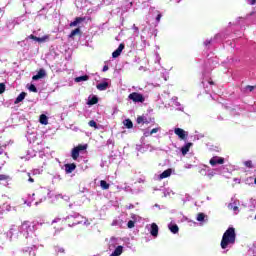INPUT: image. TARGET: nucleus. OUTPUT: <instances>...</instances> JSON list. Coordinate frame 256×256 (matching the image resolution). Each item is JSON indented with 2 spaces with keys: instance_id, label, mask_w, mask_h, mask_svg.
<instances>
[{
  "instance_id": "nucleus-56",
  "label": "nucleus",
  "mask_w": 256,
  "mask_h": 256,
  "mask_svg": "<svg viewBox=\"0 0 256 256\" xmlns=\"http://www.w3.org/2000/svg\"><path fill=\"white\" fill-rule=\"evenodd\" d=\"M204 45L205 47H208L209 45H211V40L204 41Z\"/></svg>"
},
{
  "instance_id": "nucleus-11",
  "label": "nucleus",
  "mask_w": 256,
  "mask_h": 256,
  "mask_svg": "<svg viewBox=\"0 0 256 256\" xmlns=\"http://www.w3.org/2000/svg\"><path fill=\"white\" fill-rule=\"evenodd\" d=\"M239 201H234L233 203H230L228 205V209H230L231 211H234L235 215H237V213H239Z\"/></svg>"
},
{
  "instance_id": "nucleus-4",
  "label": "nucleus",
  "mask_w": 256,
  "mask_h": 256,
  "mask_svg": "<svg viewBox=\"0 0 256 256\" xmlns=\"http://www.w3.org/2000/svg\"><path fill=\"white\" fill-rule=\"evenodd\" d=\"M83 217L79 213H74L65 218V221H68L69 227H75V225H81Z\"/></svg>"
},
{
  "instance_id": "nucleus-43",
  "label": "nucleus",
  "mask_w": 256,
  "mask_h": 256,
  "mask_svg": "<svg viewBox=\"0 0 256 256\" xmlns=\"http://www.w3.org/2000/svg\"><path fill=\"white\" fill-rule=\"evenodd\" d=\"M250 253H252L253 256H256V244L250 249Z\"/></svg>"
},
{
  "instance_id": "nucleus-34",
  "label": "nucleus",
  "mask_w": 256,
  "mask_h": 256,
  "mask_svg": "<svg viewBox=\"0 0 256 256\" xmlns=\"http://www.w3.org/2000/svg\"><path fill=\"white\" fill-rule=\"evenodd\" d=\"M244 89L245 93H251L255 89V86H246Z\"/></svg>"
},
{
  "instance_id": "nucleus-31",
  "label": "nucleus",
  "mask_w": 256,
  "mask_h": 256,
  "mask_svg": "<svg viewBox=\"0 0 256 256\" xmlns=\"http://www.w3.org/2000/svg\"><path fill=\"white\" fill-rule=\"evenodd\" d=\"M89 127H94V129H99V127L97 126V122H95V120H91L88 123Z\"/></svg>"
},
{
  "instance_id": "nucleus-39",
  "label": "nucleus",
  "mask_w": 256,
  "mask_h": 256,
  "mask_svg": "<svg viewBox=\"0 0 256 256\" xmlns=\"http://www.w3.org/2000/svg\"><path fill=\"white\" fill-rule=\"evenodd\" d=\"M29 91H32V93H37V87H35V85L31 84L29 87Z\"/></svg>"
},
{
  "instance_id": "nucleus-61",
  "label": "nucleus",
  "mask_w": 256,
  "mask_h": 256,
  "mask_svg": "<svg viewBox=\"0 0 256 256\" xmlns=\"http://www.w3.org/2000/svg\"><path fill=\"white\" fill-rule=\"evenodd\" d=\"M37 174H39V170H34L33 175H37Z\"/></svg>"
},
{
  "instance_id": "nucleus-12",
  "label": "nucleus",
  "mask_w": 256,
  "mask_h": 256,
  "mask_svg": "<svg viewBox=\"0 0 256 256\" xmlns=\"http://www.w3.org/2000/svg\"><path fill=\"white\" fill-rule=\"evenodd\" d=\"M174 133L175 135H178L180 139H185V137H187V132L181 128H175Z\"/></svg>"
},
{
  "instance_id": "nucleus-25",
  "label": "nucleus",
  "mask_w": 256,
  "mask_h": 256,
  "mask_svg": "<svg viewBox=\"0 0 256 256\" xmlns=\"http://www.w3.org/2000/svg\"><path fill=\"white\" fill-rule=\"evenodd\" d=\"M83 81H89V76L84 75V76H80V77L75 78V83H81Z\"/></svg>"
},
{
  "instance_id": "nucleus-16",
  "label": "nucleus",
  "mask_w": 256,
  "mask_h": 256,
  "mask_svg": "<svg viewBox=\"0 0 256 256\" xmlns=\"http://www.w3.org/2000/svg\"><path fill=\"white\" fill-rule=\"evenodd\" d=\"M193 146V143L189 142L187 143L186 145H184L182 148H181V153L182 155H185L186 153H189V149H191V147Z\"/></svg>"
},
{
  "instance_id": "nucleus-19",
  "label": "nucleus",
  "mask_w": 256,
  "mask_h": 256,
  "mask_svg": "<svg viewBox=\"0 0 256 256\" xmlns=\"http://www.w3.org/2000/svg\"><path fill=\"white\" fill-rule=\"evenodd\" d=\"M25 97H27V93H25V92L20 93L17 96L16 100L14 101L15 105H17L18 103H21V101H23L25 99Z\"/></svg>"
},
{
  "instance_id": "nucleus-22",
  "label": "nucleus",
  "mask_w": 256,
  "mask_h": 256,
  "mask_svg": "<svg viewBox=\"0 0 256 256\" xmlns=\"http://www.w3.org/2000/svg\"><path fill=\"white\" fill-rule=\"evenodd\" d=\"M79 149L78 148H73L72 149V153H71V157L72 159H74V161H77V159H79Z\"/></svg>"
},
{
  "instance_id": "nucleus-64",
  "label": "nucleus",
  "mask_w": 256,
  "mask_h": 256,
  "mask_svg": "<svg viewBox=\"0 0 256 256\" xmlns=\"http://www.w3.org/2000/svg\"><path fill=\"white\" fill-rule=\"evenodd\" d=\"M141 41H143L145 43V37L141 36Z\"/></svg>"
},
{
  "instance_id": "nucleus-8",
  "label": "nucleus",
  "mask_w": 256,
  "mask_h": 256,
  "mask_svg": "<svg viewBox=\"0 0 256 256\" xmlns=\"http://www.w3.org/2000/svg\"><path fill=\"white\" fill-rule=\"evenodd\" d=\"M47 75L45 69H40L36 75L32 77L33 81H39V79H43Z\"/></svg>"
},
{
  "instance_id": "nucleus-47",
  "label": "nucleus",
  "mask_w": 256,
  "mask_h": 256,
  "mask_svg": "<svg viewBox=\"0 0 256 256\" xmlns=\"http://www.w3.org/2000/svg\"><path fill=\"white\" fill-rule=\"evenodd\" d=\"M59 197H61V199H64V201H69V196H67V195H59Z\"/></svg>"
},
{
  "instance_id": "nucleus-30",
  "label": "nucleus",
  "mask_w": 256,
  "mask_h": 256,
  "mask_svg": "<svg viewBox=\"0 0 256 256\" xmlns=\"http://www.w3.org/2000/svg\"><path fill=\"white\" fill-rule=\"evenodd\" d=\"M38 43H45V41H49V36L48 35H45L43 37H37V40H36Z\"/></svg>"
},
{
  "instance_id": "nucleus-48",
  "label": "nucleus",
  "mask_w": 256,
  "mask_h": 256,
  "mask_svg": "<svg viewBox=\"0 0 256 256\" xmlns=\"http://www.w3.org/2000/svg\"><path fill=\"white\" fill-rule=\"evenodd\" d=\"M204 87H207V85H213V81H207V82H202Z\"/></svg>"
},
{
  "instance_id": "nucleus-37",
  "label": "nucleus",
  "mask_w": 256,
  "mask_h": 256,
  "mask_svg": "<svg viewBox=\"0 0 256 256\" xmlns=\"http://www.w3.org/2000/svg\"><path fill=\"white\" fill-rule=\"evenodd\" d=\"M145 121H146V118L143 117V116H139V117L137 118V123H138V124L145 123Z\"/></svg>"
},
{
  "instance_id": "nucleus-5",
  "label": "nucleus",
  "mask_w": 256,
  "mask_h": 256,
  "mask_svg": "<svg viewBox=\"0 0 256 256\" xmlns=\"http://www.w3.org/2000/svg\"><path fill=\"white\" fill-rule=\"evenodd\" d=\"M128 99L133 101V103H145V96L138 92H132L128 95Z\"/></svg>"
},
{
  "instance_id": "nucleus-15",
  "label": "nucleus",
  "mask_w": 256,
  "mask_h": 256,
  "mask_svg": "<svg viewBox=\"0 0 256 256\" xmlns=\"http://www.w3.org/2000/svg\"><path fill=\"white\" fill-rule=\"evenodd\" d=\"M207 171H209V166H207V165L199 166V173H200V175H203L204 177H206Z\"/></svg>"
},
{
  "instance_id": "nucleus-6",
  "label": "nucleus",
  "mask_w": 256,
  "mask_h": 256,
  "mask_svg": "<svg viewBox=\"0 0 256 256\" xmlns=\"http://www.w3.org/2000/svg\"><path fill=\"white\" fill-rule=\"evenodd\" d=\"M225 163V158H221L219 156H214L210 159V165L215 167V165H223Z\"/></svg>"
},
{
  "instance_id": "nucleus-13",
  "label": "nucleus",
  "mask_w": 256,
  "mask_h": 256,
  "mask_svg": "<svg viewBox=\"0 0 256 256\" xmlns=\"http://www.w3.org/2000/svg\"><path fill=\"white\" fill-rule=\"evenodd\" d=\"M217 173H219V169H211L208 168V171L206 173V177L213 179V177H215V175H217Z\"/></svg>"
},
{
  "instance_id": "nucleus-52",
  "label": "nucleus",
  "mask_w": 256,
  "mask_h": 256,
  "mask_svg": "<svg viewBox=\"0 0 256 256\" xmlns=\"http://www.w3.org/2000/svg\"><path fill=\"white\" fill-rule=\"evenodd\" d=\"M28 39H33V41H37V36L31 34L30 36H28Z\"/></svg>"
},
{
  "instance_id": "nucleus-41",
  "label": "nucleus",
  "mask_w": 256,
  "mask_h": 256,
  "mask_svg": "<svg viewBox=\"0 0 256 256\" xmlns=\"http://www.w3.org/2000/svg\"><path fill=\"white\" fill-rule=\"evenodd\" d=\"M7 179H9V176L5 174H0V181H7Z\"/></svg>"
},
{
  "instance_id": "nucleus-55",
  "label": "nucleus",
  "mask_w": 256,
  "mask_h": 256,
  "mask_svg": "<svg viewBox=\"0 0 256 256\" xmlns=\"http://www.w3.org/2000/svg\"><path fill=\"white\" fill-rule=\"evenodd\" d=\"M161 17H162L161 13H158V15L156 17L157 23H159V21H161Z\"/></svg>"
},
{
  "instance_id": "nucleus-32",
  "label": "nucleus",
  "mask_w": 256,
  "mask_h": 256,
  "mask_svg": "<svg viewBox=\"0 0 256 256\" xmlns=\"http://www.w3.org/2000/svg\"><path fill=\"white\" fill-rule=\"evenodd\" d=\"M75 148L78 149V152L85 151V149H87V144H84V145L80 144Z\"/></svg>"
},
{
  "instance_id": "nucleus-60",
  "label": "nucleus",
  "mask_w": 256,
  "mask_h": 256,
  "mask_svg": "<svg viewBox=\"0 0 256 256\" xmlns=\"http://www.w3.org/2000/svg\"><path fill=\"white\" fill-rule=\"evenodd\" d=\"M25 204L28 205V207H31V201H25Z\"/></svg>"
},
{
  "instance_id": "nucleus-35",
  "label": "nucleus",
  "mask_w": 256,
  "mask_h": 256,
  "mask_svg": "<svg viewBox=\"0 0 256 256\" xmlns=\"http://www.w3.org/2000/svg\"><path fill=\"white\" fill-rule=\"evenodd\" d=\"M245 167H248L249 169L253 168V162L251 160L244 162Z\"/></svg>"
},
{
  "instance_id": "nucleus-14",
  "label": "nucleus",
  "mask_w": 256,
  "mask_h": 256,
  "mask_svg": "<svg viewBox=\"0 0 256 256\" xmlns=\"http://www.w3.org/2000/svg\"><path fill=\"white\" fill-rule=\"evenodd\" d=\"M109 87V83L108 82H101L98 83L96 88L98 89V91H106V89Z\"/></svg>"
},
{
  "instance_id": "nucleus-40",
  "label": "nucleus",
  "mask_w": 256,
  "mask_h": 256,
  "mask_svg": "<svg viewBox=\"0 0 256 256\" xmlns=\"http://www.w3.org/2000/svg\"><path fill=\"white\" fill-rule=\"evenodd\" d=\"M172 101L174 102V105H175L176 107H181V103H179V102L177 101V97H173V98H172Z\"/></svg>"
},
{
  "instance_id": "nucleus-58",
  "label": "nucleus",
  "mask_w": 256,
  "mask_h": 256,
  "mask_svg": "<svg viewBox=\"0 0 256 256\" xmlns=\"http://www.w3.org/2000/svg\"><path fill=\"white\" fill-rule=\"evenodd\" d=\"M102 71L105 73V71H109V66L105 65L102 69Z\"/></svg>"
},
{
  "instance_id": "nucleus-36",
  "label": "nucleus",
  "mask_w": 256,
  "mask_h": 256,
  "mask_svg": "<svg viewBox=\"0 0 256 256\" xmlns=\"http://www.w3.org/2000/svg\"><path fill=\"white\" fill-rule=\"evenodd\" d=\"M127 227L128 229H133V227H135V222L133 220L128 221Z\"/></svg>"
},
{
  "instance_id": "nucleus-17",
  "label": "nucleus",
  "mask_w": 256,
  "mask_h": 256,
  "mask_svg": "<svg viewBox=\"0 0 256 256\" xmlns=\"http://www.w3.org/2000/svg\"><path fill=\"white\" fill-rule=\"evenodd\" d=\"M168 228L171 231V233H174V234L179 233V226H177V224L170 223L168 225Z\"/></svg>"
},
{
  "instance_id": "nucleus-46",
  "label": "nucleus",
  "mask_w": 256,
  "mask_h": 256,
  "mask_svg": "<svg viewBox=\"0 0 256 256\" xmlns=\"http://www.w3.org/2000/svg\"><path fill=\"white\" fill-rule=\"evenodd\" d=\"M151 131H149V130H146L145 132H144V137H151Z\"/></svg>"
},
{
  "instance_id": "nucleus-7",
  "label": "nucleus",
  "mask_w": 256,
  "mask_h": 256,
  "mask_svg": "<svg viewBox=\"0 0 256 256\" xmlns=\"http://www.w3.org/2000/svg\"><path fill=\"white\" fill-rule=\"evenodd\" d=\"M150 234L152 237H157L159 235V226L156 223H152L149 228Z\"/></svg>"
},
{
  "instance_id": "nucleus-57",
  "label": "nucleus",
  "mask_w": 256,
  "mask_h": 256,
  "mask_svg": "<svg viewBox=\"0 0 256 256\" xmlns=\"http://www.w3.org/2000/svg\"><path fill=\"white\" fill-rule=\"evenodd\" d=\"M247 3H249V5H255L256 0H247Z\"/></svg>"
},
{
  "instance_id": "nucleus-18",
  "label": "nucleus",
  "mask_w": 256,
  "mask_h": 256,
  "mask_svg": "<svg viewBox=\"0 0 256 256\" xmlns=\"http://www.w3.org/2000/svg\"><path fill=\"white\" fill-rule=\"evenodd\" d=\"M97 103H99V99L97 98V96H90L88 98L87 105H97Z\"/></svg>"
},
{
  "instance_id": "nucleus-24",
  "label": "nucleus",
  "mask_w": 256,
  "mask_h": 256,
  "mask_svg": "<svg viewBox=\"0 0 256 256\" xmlns=\"http://www.w3.org/2000/svg\"><path fill=\"white\" fill-rule=\"evenodd\" d=\"M40 123L41 125H47L49 123V118H47V115L45 114L40 115Z\"/></svg>"
},
{
  "instance_id": "nucleus-20",
  "label": "nucleus",
  "mask_w": 256,
  "mask_h": 256,
  "mask_svg": "<svg viewBox=\"0 0 256 256\" xmlns=\"http://www.w3.org/2000/svg\"><path fill=\"white\" fill-rule=\"evenodd\" d=\"M83 21H85V18L77 17L75 21L70 23V27H77L79 23H83Z\"/></svg>"
},
{
  "instance_id": "nucleus-38",
  "label": "nucleus",
  "mask_w": 256,
  "mask_h": 256,
  "mask_svg": "<svg viewBox=\"0 0 256 256\" xmlns=\"http://www.w3.org/2000/svg\"><path fill=\"white\" fill-rule=\"evenodd\" d=\"M159 131H161V127H158V128H153L150 133L151 135H155V133H159Z\"/></svg>"
},
{
  "instance_id": "nucleus-29",
  "label": "nucleus",
  "mask_w": 256,
  "mask_h": 256,
  "mask_svg": "<svg viewBox=\"0 0 256 256\" xmlns=\"http://www.w3.org/2000/svg\"><path fill=\"white\" fill-rule=\"evenodd\" d=\"M80 33H81V29H80V28H76V29H74V30L70 33L69 37H70V38H73V37H75V35H79Z\"/></svg>"
},
{
  "instance_id": "nucleus-44",
  "label": "nucleus",
  "mask_w": 256,
  "mask_h": 256,
  "mask_svg": "<svg viewBox=\"0 0 256 256\" xmlns=\"http://www.w3.org/2000/svg\"><path fill=\"white\" fill-rule=\"evenodd\" d=\"M1 93H5V85L3 83H0V95Z\"/></svg>"
},
{
  "instance_id": "nucleus-49",
  "label": "nucleus",
  "mask_w": 256,
  "mask_h": 256,
  "mask_svg": "<svg viewBox=\"0 0 256 256\" xmlns=\"http://www.w3.org/2000/svg\"><path fill=\"white\" fill-rule=\"evenodd\" d=\"M124 191H126L127 193H129V192H133V190L131 189V187L130 186H126L125 188H124Z\"/></svg>"
},
{
  "instance_id": "nucleus-2",
  "label": "nucleus",
  "mask_w": 256,
  "mask_h": 256,
  "mask_svg": "<svg viewBox=\"0 0 256 256\" xmlns=\"http://www.w3.org/2000/svg\"><path fill=\"white\" fill-rule=\"evenodd\" d=\"M35 229H37V224L25 221L22 223V225L19 227V232L23 237L26 239H29V237H33V234L35 233Z\"/></svg>"
},
{
  "instance_id": "nucleus-1",
  "label": "nucleus",
  "mask_w": 256,
  "mask_h": 256,
  "mask_svg": "<svg viewBox=\"0 0 256 256\" xmlns=\"http://www.w3.org/2000/svg\"><path fill=\"white\" fill-rule=\"evenodd\" d=\"M235 228H228L225 233L223 234L222 241H221V248L228 249L229 245H235Z\"/></svg>"
},
{
  "instance_id": "nucleus-59",
  "label": "nucleus",
  "mask_w": 256,
  "mask_h": 256,
  "mask_svg": "<svg viewBox=\"0 0 256 256\" xmlns=\"http://www.w3.org/2000/svg\"><path fill=\"white\" fill-rule=\"evenodd\" d=\"M234 181H235L236 183H241V180H240L239 178H234Z\"/></svg>"
},
{
  "instance_id": "nucleus-50",
  "label": "nucleus",
  "mask_w": 256,
  "mask_h": 256,
  "mask_svg": "<svg viewBox=\"0 0 256 256\" xmlns=\"http://www.w3.org/2000/svg\"><path fill=\"white\" fill-rule=\"evenodd\" d=\"M45 199H47L45 196L40 198L39 202H36L35 205H39V203H43V201H45Z\"/></svg>"
},
{
  "instance_id": "nucleus-21",
  "label": "nucleus",
  "mask_w": 256,
  "mask_h": 256,
  "mask_svg": "<svg viewBox=\"0 0 256 256\" xmlns=\"http://www.w3.org/2000/svg\"><path fill=\"white\" fill-rule=\"evenodd\" d=\"M77 169V166L75 164H66L65 165V171L66 173H73V170Z\"/></svg>"
},
{
  "instance_id": "nucleus-53",
  "label": "nucleus",
  "mask_w": 256,
  "mask_h": 256,
  "mask_svg": "<svg viewBox=\"0 0 256 256\" xmlns=\"http://www.w3.org/2000/svg\"><path fill=\"white\" fill-rule=\"evenodd\" d=\"M5 153V146L0 145V155H3Z\"/></svg>"
},
{
  "instance_id": "nucleus-28",
  "label": "nucleus",
  "mask_w": 256,
  "mask_h": 256,
  "mask_svg": "<svg viewBox=\"0 0 256 256\" xmlns=\"http://www.w3.org/2000/svg\"><path fill=\"white\" fill-rule=\"evenodd\" d=\"M100 187H101V189L107 190V189H109V183H107V181H105V180H101Z\"/></svg>"
},
{
  "instance_id": "nucleus-33",
  "label": "nucleus",
  "mask_w": 256,
  "mask_h": 256,
  "mask_svg": "<svg viewBox=\"0 0 256 256\" xmlns=\"http://www.w3.org/2000/svg\"><path fill=\"white\" fill-rule=\"evenodd\" d=\"M197 221H199V222L205 221V214L199 213L197 215Z\"/></svg>"
},
{
  "instance_id": "nucleus-23",
  "label": "nucleus",
  "mask_w": 256,
  "mask_h": 256,
  "mask_svg": "<svg viewBox=\"0 0 256 256\" xmlns=\"http://www.w3.org/2000/svg\"><path fill=\"white\" fill-rule=\"evenodd\" d=\"M5 211H11V206H9L8 204L0 205V215H3Z\"/></svg>"
},
{
  "instance_id": "nucleus-63",
  "label": "nucleus",
  "mask_w": 256,
  "mask_h": 256,
  "mask_svg": "<svg viewBox=\"0 0 256 256\" xmlns=\"http://www.w3.org/2000/svg\"><path fill=\"white\" fill-rule=\"evenodd\" d=\"M34 197H35V194H32L31 195V201H33L35 199Z\"/></svg>"
},
{
  "instance_id": "nucleus-3",
  "label": "nucleus",
  "mask_w": 256,
  "mask_h": 256,
  "mask_svg": "<svg viewBox=\"0 0 256 256\" xmlns=\"http://www.w3.org/2000/svg\"><path fill=\"white\" fill-rule=\"evenodd\" d=\"M109 251H113L110 256H121L123 253V246H119V238L111 237L108 242Z\"/></svg>"
},
{
  "instance_id": "nucleus-45",
  "label": "nucleus",
  "mask_w": 256,
  "mask_h": 256,
  "mask_svg": "<svg viewBox=\"0 0 256 256\" xmlns=\"http://www.w3.org/2000/svg\"><path fill=\"white\" fill-rule=\"evenodd\" d=\"M13 231H15L13 228H11L9 231H8V233H7V235H8V237H10V239L13 237Z\"/></svg>"
},
{
  "instance_id": "nucleus-42",
  "label": "nucleus",
  "mask_w": 256,
  "mask_h": 256,
  "mask_svg": "<svg viewBox=\"0 0 256 256\" xmlns=\"http://www.w3.org/2000/svg\"><path fill=\"white\" fill-rule=\"evenodd\" d=\"M27 177H28L29 183H35V180L33 179V177H31V173H28Z\"/></svg>"
},
{
  "instance_id": "nucleus-27",
  "label": "nucleus",
  "mask_w": 256,
  "mask_h": 256,
  "mask_svg": "<svg viewBox=\"0 0 256 256\" xmlns=\"http://www.w3.org/2000/svg\"><path fill=\"white\" fill-rule=\"evenodd\" d=\"M54 251H55L56 255H59V253H65V248H63L61 246H55Z\"/></svg>"
},
{
  "instance_id": "nucleus-62",
  "label": "nucleus",
  "mask_w": 256,
  "mask_h": 256,
  "mask_svg": "<svg viewBox=\"0 0 256 256\" xmlns=\"http://www.w3.org/2000/svg\"><path fill=\"white\" fill-rule=\"evenodd\" d=\"M138 183H145V180H143V179L140 178V179L138 180Z\"/></svg>"
},
{
  "instance_id": "nucleus-54",
  "label": "nucleus",
  "mask_w": 256,
  "mask_h": 256,
  "mask_svg": "<svg viewBox=\"0 0 256 256\" xmlns=\"http://www.w3.org/2000/svg\"><path fill=\"white\" fill-rule=\"evenodd\" d=\"M184 168H185V169H192V168H193V165H192V164H185V165H184Z\"/></svg>"
},
{
  "instance_id": "nucleus-9",
  "label": "nucleus",
  "mask_w": 256,
  "mask_h": 256,
  "mask_svg": "<svg viewBox=\"0 0 256 256\" xmlns=\"http://www.w3.org/2000/svg\"><path fill=\"white\" fill-rule=\"evenodd\" d=\"M173 173V170L171 168L165 170L164 172H162L159 176L158 179L159 181L163 180V179H167V177H171V174Z\"/></svg>"
},
{
  "instance_id": "nucleus-10",
  "label": "nucleus",
  "mask_w": 256,
  "mask_h": 256,
  "mask_svg": "<svg viewBox=\"0 0 256 256\" xmlns=\"http://www.w3.org/2000/svg\"><path fill=\"white\" fill-rule=\"evenodd\" d=\"M124 49H125V44H120L119 47L112 53V57L114 59H117V57L121 55Z\"/></svg>"
},
{
  "instance_id": "nucleus-26",
  "label": "nucleus",
  "mask_w": 256,
  "mask_h": 256,
  "mask_svg": "<svg viewBox=\"0 0 256 256\" xmlns=\"http://www.w3.org/2000/svg\"><path fill=\"white\" fill-rule=\"evenodd\" d=\"M123 123L127 129H133V122L130 119L124 120Z\"/></svg>"
},
{
  "instance_id": "nucleus-51",
  "label": "nucleus",
  "mask_w": 256,
  "mask_h": 256,
  "mask_svg": "<svg viewBox=\"0 0 256 256\" xmlns=\"http://www.w3.org/2000/svg\"><path fill=\"white\" fill-rule=\"evenodd\" d=\"M132 29H134L135 33H137V35H139V27L135 26V24H134Z\"/></svg>"
}]
</instances>
